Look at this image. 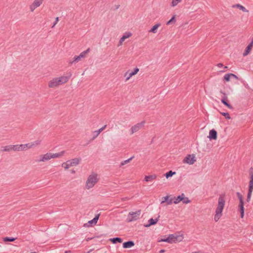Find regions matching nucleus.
<instances>
[{
  "instance_id": "f257e3e1",
  "label": "nucleus",
  "mask_w": 253,
  "mask_h": 253,
  "mask_svg": "<svg viewBox=\"0 0 253 253\" xmlns=\"http://www.w3.org/2000/svg\"><path fill=\"white\" fill-rule=\"evenodd\" d=\"M71 76V73H68L62 76L52 78L48 82V87L50 88H57L59 86L67 83Z\"/></svg>"
},
{
  "instance_id": "f03ea898",
  "label": "nucleus",
  "mask_w": 253,
  "mask_h": 253,
  "mask_svg": "<svg viewBox=\"0 0 253 253\" xmlns=\"http://www.w3.org/2000/svg\"><path fill=\"white\" fill-rule=\"evenodd\" d=\"M225 205V196L224 194L219 195L218 198L217 205L215 210L214 220L218 221L222 216V212Z\"/></svg>"
},
{
  "instance_id": "7ed1b4c3",
  "label": "nucleus",
  "mask_w": 253,
  "mask_h": 253,
  "mask_svg": "<svg viewBox=\"0 0 253 253\" xmlns=\"http://www.w3.org/2000/svg\"><path fill=\"white\" fill-rule=\"evenodd\" d=\"M99 180V176L98 173L92 172L86 178L84 188L87 190L92 189L94 186L98 182Z\"/></svg>"
},
{
  "instance_id": "20e7f679",
  "label": "nucleus",
  "mask_w": 253,
  "mask_h": 253,
  "mask_svg": "<svg viewBox=\"0 0 253 253\" xmlns=\"http://www.w3.org/2000/svg\"><path fill=\"white\" fill-rule=\"evenodd\" d=\"M81 160L79 158H75L68 160L61 165V167L65 170L70 168L77 166L80 163Z\"/></svg>"
},
{
  "instance_id": "39448f33",
  "label": "nucleus",
  "mask_w": 253,
  "mask_h": 253,
  "mask_svg": "<svg viewBox=\"0 0 253 253\" xmlns=\"http://www.w3.org/2000/svg\"><path fill=\"white\" fill-rule=\"evenodd\" d=\"M35 143H29L25 144H17L13 145V151H24L28 149H30L35 146Z\"/></svg>"
},
{
  "instance_id": "423d86ee",
  "label": "nucleus",
  "mask_w": 253,
  "mask_h": 253,
  "mask_svg": "<svg viewBox=\"0 0 253 253\" xmlns=\"http://www.w3.org/2000/svg\"><path fill=\"white\" fill-rule=\"evenodd\" d=\"M253 191V171L250 172V181L249 183L248 192L247 197V201L249 202L251 201Z\"/></svg>"
},
{
  "instance_id": "0eeeda50",
  "label": "nucleus",
  "mask_w": 253,
  "mask_h": 253,
  "mask_svg": "<svg viewBox=\"0 0 253 253\" xmlns=\"http://www.w3.org/2000/svg\"><path fill=\"white\" fill-rule=\"evenodd\" d=\"M140 214V210H137L135 211L129 212L127 216V221L129 222L137 220L139 219Z\"/></svg>"
},
{
  "instance_id": "6e6552de",
  "label": "nucleus",
  "mask_w": 253,
  "mask_h": 253,
  "mask_svg": "<svg viewBox=\"0 0 253 253\" xmlns=\"http://www.w3.org/2000/svg\"><path fill=\"white\" fill-rule=\"evenodd\" d=\"M144 124L145 122H142L132 126L129 129L130 135H132L134 133L138 132L141 128L143 127Z\"/></svg>"
},
{
  "instance_id": "1a4fd4ad",
  "label": "nucleus",
  "mask_w": 253,
  "mask_h": 253,
  "mask_svg": "<svg viewBox=\"0 0 253 253\" xmlns=\"http://www.w3.org/2000/svg\"><path fill=\"white\" fill-rule=\"evenodd\" d=\"M139 71V68H135L132 70H128L124 74V77L126 78V81L127 82L133 76L136 75Z\"/></svg>"
},
{
  "instance_id": "9d476101",
  "label": "nucleus",
  "mask_w": 253,
  "mask_h": 253,
  "mask_svg": "<svg viewBox=\"0 0 253 253\" xmlns=\"http://www.w3.org/2000/svg\"><path fill=\"white\" fill-rule=\"evenodd\" d=\"M180 202H182L183 204H187L190 203L191 201L184 194H181L177 196L176 198H175V204L179 203Z\"/></svg>"
},
{
  "instance_id": "9b49d317",
  "label": "nucleus",
  "mask_w": 253,
  "mask_h": 253,
  "mask_svg": "<svg viewBox=\"0 0 253 253\" xmlns=\"http://www.w3.org/2000/svg\"><path fill=\"white\" fill-rule=\"evenodd\" d=\"M196 161V157L195 154H189L186 156L183 162L188 165H193Z\"/></svg>"
},
{
  "instance_id": "f8f14e48",
  "label": "nucleus",
  "mask_w": 253,
  "mask_h": 253,
  "mask_svg": "<svg viewBox=\"0 0 253 253\" xmlns=\"http://www.w3.org/2000/svg\"><path fill=\"white\" fill-rule=\"evenodd\" d=\"M51 159V152H48L46 154L40 155L39 156L37 162L38 163H42L49 161Z\"/></svg>"
},
{
  "instance_id": "ddd939ff",
  "label": "nucleus",
  "mask_w": 253,
  "mask_h": 253,
  "mask_svg": "<svg viewBox=\"0 0 253 253\" xmlns=\"http://www.w3.org/2000/svg\"><path fill=\"white\" fill-rule=\"evenodd\" d=\"M43 0H34L33 2L29 5L30 11L32 12L38 7H39L42 3Z\"/></svg>"
},
{
  "instance_id": "4468645a",
  "label": "nucleus",
  "mask_w": 253,
  "mask_h": 253,
  "mask_svg": "<svg viewBox=\"0 0 253 253\" xmlns=\"http://www.w3.org/2000/svg\"><path fill=\"white\" fill-rule=\"evenodd\" d=\"M233 79L238 80V77L232 73L226 74L223 77V80L225 82H231Z\"/></svg>"
},
{
  "instance_id": "2eb2a0df",
  "label": "nucleus",
  "mask_w": 253,
  "mask_h": 253,
  "mask_svg": "<svg viewBox=\"0 0 253 253\" xmlns=\"http://www.w3.org/2000/svg\"><path fill=\"white\" fill-rule=\"evenodd\" d=\"M184 233L183 231H177L175 233V243L182 242L184 239Z\"/></svg>"
},
{
  "instance_id": "dca6fc26",
  "label": "nucleus",
  "mask_w": 253,
  "mask_h": 253,
  "mask_svg": "<svg viewBox=\"0 0 253 253\" xmlns=\"http://www.w3.org/2000/svg\"><path fill=\"white\" fill-rule=\"evenodd\" d=\"M89 52V49L88 48L85 51L82 52L79 56H76L74 57V61L79 62L82 59L85 58L88 53Z\"/></svg>"
},
{
  "instance_id": "f3484780",
  "label": "nucleus",
  "mask_w": 253,
  "mask_h": 253,
  "mask_svg": "<svg viewBox=\"0 0 253 253\" xmlns=\"http://www.w3.org/2000/svg\"><path fill=\"white\" fill-rule=\"evenodd\" d=\"M174 241V236L173 235H169L168 236H164L163 238H159L158 240L159 242H166L169 243H172Z\"/></svg>"
},
{
  "instance_id": "a211bd4d",
  "label": "nucleus",
  "mask_w": 253,
  "mask_h": 253,
  "mask_svg": "<svg viewBox=\"0 0 253 253\" xmlns=\"http://www.w3.org/2000/svg\"><path fill=\"white\" fill-rule=\"evenodd\" d=\"M99 217V214L96 215L93 219L88 221L87 223L84 224V226L88 227L92 226L93 225H95L97 222Z\"/></svg>"
},
{
  "instance_id": "6ab92c4d",
  "label": "nucleus",
  "mask_w": 253,
  "mask_h": 253,
  "mask_svg": "<svg viewBox=\"0 0 253 253\" xmlns=\"http://www.w3.org/2000/svg\"><path fill=\"white\" fill-rule=\"evenodd\" d=\"M131 36L132 34L130 32H126L124 33L122 37L120 40L118 45H121L126 39L130 37Z\"/></svg>"
},
{
  "instance_id": "aec40b11",
  "label": "nucleus",
  "mask_w": 253,
  "mask_h": 253,
  "mask_svg": "<svg viewBox=\"0 0 253 253\" xmlns=\"http://www.w3.org/2000/svg\"><path fill=\"white\" fill-rule=\"evenodd\" d=\"M208 137L211 140H216L217 139V132L215 130L212 129L209 132V136H208Z\"/></svg>"
},
{
  "instance_id": "412c9836",
  "label": "nucleus",
  "mask_w": 253,
  "mask_h": 253,
  "mask_svg": "<svg viewBox=\"0 0 253 253\" xmlns=\"http://www.w3.org/2000/svg\"><path fill=\"white\" fill-rule=\"evenodd\" d=\"M173 199L172 198H170L169 196H167L165 197H163L161 199V204H164L165 203H167V205H170L172 203Z\"/></svg>"
},
{
  "instance_id": "4be33fe9",
  "label": "nucleus",
  "mask_w": 253,
  "mask_h": 253,
  "mask_svg": "<svg viewBox=\"0 0 253 253\" xmlns=\"http://www.w3.org/2000/svg\"><path fill=\"white\" fill-rule=\"evenodd\" d=\"M65 153V151H62L55 153H51V159L61 158L64 155Z\"/></svg>"
},
{
  "instance_id": "5701e85b",
  "label": "nucleus",
  "mask_w": 253,
  "mask_h": 253,
  "mask_svg": "<svg viewBox=\"0 0 253 253\" xmlns=\"http://www.w3.org/2000/svg\"><path fill=\"white\" fill-rule=\"evenodd\" d=\"M157 178V175L156 174H151L148 175H145L144 178V181L146 182H152Z\"/></svg>"
},
{
  "instance_id": "b1692460",
  "label": "nucleus",
  "mask_w": 253,
  "mask_h": 253,
  "mask_svg": "<svg viewBox=\"0 0 253 253\" xmlns=\"http://www.w3.org/2000/svg\"><path fill=\"white\" fill-rule=\"evenodd\" d=\"M161 26L160 23H157L154 25L152 28L149 31V33H152L153 34H156L157 32V30L159 27Z\"/></svg>"
},
{
  "instance_id": "393cba45",
  "label": "nucleus",
  "mask_w": 253,
  "mask_h": 253,
  "mask_svg": "<svg viewBox=\"0 0 253 253\" xmlns=\"http://www.w3.org/2000/svg\"><path fill=\"white\" fill-rule=\"evenodd\" d=\"M232 7L233 8H239V9H240L241 10H242V11L245 12H249V10H247L245 7H244V6L240 4H236L233 5Z\"/></svg>"
},
{
  "instance_id": "a878e982",
  "label": "nucleus",
  "mask_w": 253,
  "mask_h": 253,
  "mask_svg": "<svg viewBox=\"0 0 253 253\" xmlns=\"http://www.w3.org/2000/svg\"><path fill=\"white\" fill-rule=\"evenodd\" d=\"M134 244L132 241H128L126 242H125L123 244V248H130L134 246Z\"/></svg>"
},
{
  "instance_id": "bb28decb",
  "label": "nucleus",
  "mask_w": 253,
  "mask_h": 253,
  "mask_svg": "<svg viewBox=\"0 0 253 253\" xmlns=\"http://www.w3.org/2000/svg\"><path fill=\"white\" fill-rule=\"evenodd\" d=\"M158 221V220L157 218H156V219L151 218L148 221L149 223L148 224L145 225V227H148L151 225H155L157 223Z\"/></svg>"
},
{
  "instance_id": "cd10ccee",
  "label": "nucleus",
  "mask_w": 253,
  "mask_h": 253,
  "mask_svg": "<svg viewBox=\"0 0 253 253\" xmlns=\"http://www.w3.org/2000/svg\"><path fill=\"white\" fill-rule=\"evenodd\" d=\"M110 241L112 242L113 244H116L117 242L122 243L123 242V240L120 238H114L110 239Z\"/></svg>"
},
{
  "instance_id": "c85d7f7f",
  "label": "nucleus",
  "mask_w": 253,
  "mask_h": 253,
  "mask_svg": "<svg viewBox=\"0 0 253 253\" xmlns=\"http://www.w3.org/2000/svg\"><path fill=\"white\" fill-rule=\"evenodd\" d=\"M221 102L222 103H223L226 107H227L229 109H232V106L229 104L227 101H225V99H221Z\"/></svg>"
},
{
  "instance_id": "c756f323",
  "label": "nucleus",
  "mask_w": 253,
  "mask_h": 253,
  "mask_svg": "<svg viewBox=\"0 0 253 253\" xmlns=\"http://www.w3.org/2000/svg\"><path fill=\"white\" fill-rule=\"evenodd\" d=\"M173 175H174V172H173L171 170H170L168 172H167L165 174V176H166V177L168 179L169 177H172L173 176Z\"/></svg>"
},
{
  "instance_id": "7c9ffc66",
  "label": "nucleus",
  "mask_w": 253,
  "mask_h": 253,
  "mask_svg": "<svg viewBox=\"0 0 253 253\" xmlns=\"http://www.w3.org/2000/svg\"><path fill=\"white\" fill-rule=\"evenodd\" d=\"M238 208L239 209L240 211L244 210V201L243 202H239Z\"/></svg>"
},
{
  "instance_id": "2f4dec72",
  "label": "nucleus",
  "mask_w": 253,
  "mask_h": 253,
  "mask_svg": "<svg viewBox=\"0 0 253 253\" xmlns=\"http://www.w3.org/2000/svg\"><path fill=\"white\" fill-rule=\"evenodd\" d=\"M15 239L14 238H8L5 237L3 239V241L4 242H13L15 241Z\"/></svg>"
},
{
  "instance_id": "473e14b6",
  "label": "nucleus",
  "mask_w": 253,
  "mask_h": 253,
  "mask_svg": "<svg viewBox=\"0 0 253 253\" xmlns=\"http://www.w3.org/2000/svg\"><path fill=\"white\" fill-rule=\"evenodd\" d=\"M236 194H237V196L239 200V202H243L244 199H243V197L242 195L239 192H237Z\"/></svg>"
},
{
  "instance_id": "72a5a7b5",
  "label": "nucleus",
  "mask_w": 253,
  "mask_h": 253,
  "mask_svg": "<svg viewBox=\"0 0 253 253\" xmlns=\"http://www.w3.org/2000/svg\"><path fill=\"white\" fill-rule=\"evenodd\" d=\"M4 150L5 151H13V145L7 146L5 147Z\"/></svg>"
},
{
  "instance_id": "f704fd0d",
  "label": "nucleus",
  "mask_w": 253,
  "mask_h": 253,
  "mask_svg": "<svg viewBox=\"0 0 253 253\" xmlns=\"http://www.w3.org/2000/svg\"><path fill=\"white\" fill-rule=\"evenodd\" d=\"M251 49L252 48H246L243 53V56H245L248 55L250 53Z\"/></svg>"
},
{
  "instance_id": "c9c22d12",
  "label": "nucleus",
  "mask_w": 253,
  "mask_h": 253,
  "mask_svg": "<svg viewBox=\"0 0 253 253\" xmlns=\"http://www.w3.org/2000/svg\"><path fill=\"white\" fill-rule=\"evenodd\" d=\"M221 114L222 115H223V116H224L225 118L226 119H231V117H230L229 114L228 113L221 112Z\"/></svg>"
},
{
  "instance_id": "e433bc0d",
  "label": "nucleus",
  "mask_w": 253,
  "mask_h": 253,
  "mask_svg": "<svg viewBox=\"0 0 253 253\" xmlns=\"http://www.w3.org/2000/svg\"><path fill=\"white\" fill-rule=\"evenodd\" d=\"M174 22V15H173L171 18H170V19L167 21V23H166V25H169L172 23H173Z\"/></svg>"
},
{
  "instance_id": "4c0bfd02",
  "label": "nucleus",
  "mask_w": 253,
  "mask_h": 253,
  "mask_svg": "<svg viewBox=\"0 0 253 253\" xmlns=\"http://www.w3.org/2000/svg\"><path fill=\"white\" fill-rule=\"evenodd\" d=\"M131 160H132V158H130L127 160H126L122 162L121 164L122 166L125 165L127 163H129L131 161Z\"/></svg>"
},
{
  "instance_id": "58836bf2",
  "label": "nucleus",
  "mask_w": 253,
  "mask_h": 253,
  "mask_svg": "<svg viewBox=\"0 0 253 253\" xmlns=\"http://www.w3.org/2000/svg\"><path fill=\"white\" fill-rule=\"evenodd\" d=\"M100 133V132H99V131L98 130L93 131V138H94L96 137L97 136H98Z\"/></svg>"
},
{
  "instance_id": "ea45409f",
  "label": "nucleus",
  "mask_w": 253,
  "mask_h": 253,
  "mask_svg": "<svg viewBox=\"0 0 253 253\" xmlns=\"http://www.w3.org/2000/svg\"><path fill=\"white\" fill-rule=\"evenodd\" d=\"M58 21H59V18L58 17H56L55 18V22H54V23H53V25L52 26V28H53L56 25V24L57 23Z\"/></svg>"
},
{
  "instance_id": "a19ab883",
  "label": "nucleus",
  "mask_w": 253,
  "mask_h": 253,
  "mask_svg": "<svg viewBox=\"0 0 253 253\" xmlns=\"http://www.w3.org/2000/svg\"><path fill=\"white\" fill-rule=\"evenodd\" d=\"M253 46V38L252 39L251 42L249 44L247 47H252Z\"/></svg>"
},
{
  "instance_id": "79ce46f5",
  "label": "nucleus",
  "mask_w": 253,
  "mask_h": 253,
  "mask_svg": "<svg viewBox=\"0 0 253 253\" xmlns=\"http://www.w3.org/2000/svg\"><path fill=\"white\" fill-rule=\"evenodd\" d=\"M183 0H175V5L178 3H180Z\"/></svg>"
},
{
  "instance_id": "37998d69",
  "label": "nucleus",
  "mask_w": 253,
  "mask_h": 253,
  "mask_svg": "<svg viewBox=\"0 0 253 253\" xmlns=\"http://www.w3.org/2000/svg\"><path fill=\"white\" fill-rule=\"evenodd\" d=\"M223 93V94L224 95V97L222 98V99H225V101H228V99H227V97L226 96V94L225 93H223V92H222Z\"/></svg>"
},
{
  "instance_id": "c03bdc74",
  "label": "nucleus",
  "mask_w": 253,
  "mask_h": 253,
  "mask_svg": "<svg viewBox=\"0 0 253 253\" xmlns=\"http://www.w3.org/2000/svg\"><path fill=\"white\" fill-rule=\"evenodd\" d=\"M241 213V218H243L244 215V210L240 211Z\"/></svg>"
},
{
  "instance_id": "a18cd8bd",
  "label": "nucleus",
  "mask_w": 253,
  "mask_h": 253,
  "mask_svg": "<svg viewBox=\"0 0 253 253\" xmlns=\"http://www.w3.org/2000/svg\"><path fill=\"white\" fill-rule=\"evenodd\" d=\"M106 126H104L102 127H101L100 129H99L98 130L99 131V132H101V131H102L105 129Z\"/></svg>"
},
{
  "instance_id": "49530a36",
  "label": "nucleus",
  "mask_w": 253,
  "mask_h": 253,
  "mask_svg": "<svg viewBox=\"0 0 253 253\" xmlns=\"http://www.w3.org/2000/svg\"><path fill=\"white\" fill-rule=\"evenodd\" d=\"M217 66L218 67V68H221L223 66V64H221V63H218L217 65Z\"/></svg>"
},
{
  "instance_id": "de8ad7c7",
  "label": "nucleus",
  "mask_w": 253,
  "mask_h": 253,
  "mask_svg": "<svg viewBox=\"0 0 253 253\" xmlns=\"http://www.w3.org/2000/svg\"><path fill=\"white\" fill-rule=\"evenodd\" d=\"M171 5L173 6H174V0H172L171 1Z\"/></svg>"
},
{
  "instance_id": "09e8293b",
  "label": "nucleus",
  "mask_w": 253,
  "mask_h": 253,
  "mask_svg": "<svg viewBox=\"0 0 253 253\" xmlns=\"http://www.w3.org/2000/svg\"><path fill=\"white\" fill-rule=\"evenodd\" d=\"M71 253L70 251H66L64 253Z\"/></svg>"
},
{
  "instance_id": "8fccbe9b",
  "label": "nucleus",
  "mask_w": 253,
  "mask_h": 253,
  "mask_svg": "<svg viewBox=\"0 0 253 253\" xmlns=\"http://www.w3.org/2000/svg\"><path fill=\"white\" fill-rule=\"evenodd\" d=\"M165 251L164 250H162L160 251V253H164Z\"/></svg>"
},
{
  "instance_id": "3c124183",
  "label": "nucleus",
  "mask_w": 253,
  "mask_h": 253,
  "mask_svg": "<svg viewBox=\"0 0 253 253\" xmlns=\"http://www.w3.org/2000/svg\"><path fill=\"white\" fill-rule=\"evenodd\" d=\"M35 143H36V144H37V145L39 144V143H38V142H37V141H36V142H35Z\"/></svg>"
},
{
  "instance_id": "603ef678",
  "label": "nucleus",
  "mask_w": 253,
  "mask_h": 253,
  "mask_svg": "<svg viewBox=\"0 0 253 253\" xmlns=\"http://www.w3.org/2000/svg\"><path fill=\"white\" fill-rule=\"evenodd\" d=\"M224 68H225V69H227V66H225V67H224Z\"/></svg>"
},
{
  "instance_id": "864d4df0",
  "label": "nucleus",
  "mask_w": 253,
  "mask_h": 253,
  "mask_svg": "<svg viewBox=\"0 0 253 253\" xmlns=\"http://www.w3.org/2000/svg\"><path fill=\"white\" fill-rule=\"evenodd\" d=\"M72 173H75V171H72Z\"/></svg>"
}]
</instances>
